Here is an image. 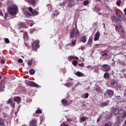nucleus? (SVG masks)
Masks as SVG:
<instances>
[{
	"mask_svg": "<svg viewBox=\"0 0 126 126\" xmlns=\"http://www.w3.org/2000/svg\"><path fill=\"white\" fill-rule=\"evenodd\" d=\"M75 59H77L78 60V58L77 57H76L75 58Z\"/></svg>",
	"mask_w": 126,
	"mask_h": 126,
	"instance_id": "nucleus-64",
	"label": "nucleus"
},
{
	"mask_svg": "<svg viewBox=\"0 0 126 126\" xmlns=\"http://www.w3.org/2000/svg\"><path fill=\"white\" fill-rule=\"evenodd\" d=\"M109 101H106L105 102H102L100 104L101 106L102 107H104L108 106L109 104Z\"/></svg>",
	"mask_w": 126,
	"mask_h": 126,
	"instance_id": "nucleus-13",
	"label": "nucleus"
},
{
	"mask_svg": "<svg viewBox=\"0 0 126 126\" xmlns=\"http://www.w3.org/2000/svg\"><path fill=\"white\" fill-rule=\"evenodd\" d=\"M27 63L29 65H31L32 64V62L30 61H29Z\"/></svg>",
	"mask_w": 126,
	"mask_h": 126,
	"instance_id": "nucleus-49",
	"label": "nucleus"
},
{
	"mask_svg": "<svg viewBox=\"0 0 126 126\" xmlns=\"http://www.w3.org/2000/svg\"><path fill=\"white\" fill-rule=\"evenodd\" d=\"M14 101L16 102L18 104L21 103V98L20 97L15 96L13 98Z\"/></svg>",
	"mask_w": 126,
	"mask_h": 126,
	"instance_id": "nucleus-8",
	"label": "nucleus"
},
{
	"mask_svg": "<svg viewBox=\"0 0 126 126\" xmlns=\"http://www.w3.org/2000/svg\"><path fill=\"white\" fill-rule=\"evenodd\" d=\"M103 67L105 71L107 72L108 71L109 69H110V67L107 64H104L103 65Z\"/></svg>",
	"mask_w": 126,
	"mask_h": 126,
	"instance_id": "nucleus-11",
	"label": "nucleus"
},
{
	"mask_svg": "<svg viewBox=\"0 0 126 126\" xmlns=\"http://www.w3.org/2000/svg\"><path fill=\"white\" fill-rule=\"evenodd\" d=\"M5 81L4 80H2L0 82V87H4Z\"/></svg>",
	"mask_w": 126,
	"mask_h": 126,
	"instance_id": "nucleus-24",
	"label": "nucleus"
},
{
	"mask_svg": "<svg viewBox=\"0 0 126 126\" xmlns=\"http://www.w3.org/2000/svg\"><path fill=\"white\" fill-rule=\"evenodd\" d=\"M126 112L125 111L124 112L123 115L122 116V117L123 118L126 117Z\"/></svg>",
	"mask_w": 126,
	"mask_h": 126,
	"instance_id": "nucleus-44",
	"label": "nucleus"
},
{
	"mask_svg": "<svg viewBox=\"0 0 126 126\" xmlns=\"http://www.w3.org/2000/svg\"><path fill=\"white\" fill-rule=\"evenodd\" d=\"M87 119V117H85L82 116L80 117V118L79 122L80 123H82L83 122H84L86 121V119Z\"/></svg>",
	"mask_w": 126,
	"mask_h": 126,
	"instance_id": "nucleus-16",
	"label": "nucleus"
},
{
	"mask_svg": "<svg viewBox=\"0 0 126 126\" xmlns=\"http://www.w3.org/2000/svg\"><path fill=\"white\" fill-rule=\"evenodd\" d=\"M121 3V1L120 0H117L116 2V4L117 5L119 6Z\"/></svg>",
	"mask_w": 126,
	"mask_h": 126,
	"instance_id": "nucleus-34",
	"label": "nucleus"
},
{
	"mask_svg": "<svg viewBox=\"0 0 126 126\" xmlns=\"http://www.w3.org/2000/svg\"><path fill=\"white\" fill-rule=\"evenodd\" d=\"M75 75L79 77L84 76V75L83 73L79 71L76 72L75 73Z\"/></svg>",
	"mask_w": 126,
	"mask_h": 126,
	"instance_id": "nucleus-17",
	"label": "nucleus"
},
{
	"mask_svg": "<svg viewBox=\"0 0 126 126\" xmlns=\"http://www.w3.org/2000/svg\"><path fill=\"white\" fill-rule=\"evenodd\" d=\"M94 8L96 11H98L100 10V9L97 7L95 6Z\"/></svg>",
	"mask_w": 126,
	"mask_h": 126,
	"instance_id": "nucleus-37",
	"label": "nucleus"
},
{
	"mask_svg": "<svg viewBox=\"0 0 126 126\" xmlns=\"http://www.w3.org/2000/svg\"><path fill=\"white\" fill-rule=\"evenodd\" d=\"M4 87H0V92H2L4 91Z\"/></svg>",
	"mask_w": 126,
	"mask_h": 126,
	"instance_id": "nucleus-43",
	"label": "nucleus"
},
{
	"mask_svg": "<svg viewBox=\"0 0 126 126\" xmlns=\"http://www.w3.org/2000/svg\"><path fill=\"white\" fill-rule=\"evenodd\" d=\"M62 104L65 106L68 105L69 103L67 100L65 99H63L62 100Z\"/></svg>",
	"mask_w": 126,
	"mask_h": 126,
	"instance_id": "nucleus-14",
	"label": "nucleus"
},
{
	"mask_svg": "<svg viewBox=\"0 0 126 126\" xmlns=\"http://www.w3.org/2000/svg\"><path fill=\"white\" fill-rule=\"evenodd\" d=\"M7 115H4V117H7Z\"/></svg>",
	"mask_w": 126,
	"mask_h": 126,
	"instance_id": "nucleus-60",
	"label": "nucleus"
},
{
	"mask_svg": "<svg viewBox=\"0 0 126 126\" xmlns=\"http://www.w3.org/2000/svg\"><path fill=\"white\" fill-rule=\"evenodd\" d=\"M36 120H31L30 123V126H37Z\"/></svg>",
	"mask_w": 126,
	"mask_h": 126,
	"instance_id": "nucleus-12",
	"label": "nucleus"
},
{
	"mask_svg": "<svg viewBox=\"0 0 126 126\" xmlns=\"http://www.w3.org/2000/svg\"><path fill=\"white\" fill-rule=\"evenodd\" d=\"M92 40L91 39H89L87 43L88 45L89 46H90L92 44Z\"/></svg>",
	"mask_w": 126,
	"mask_h": 126,
	"instance_id": "nucleus-31",
	"label": "nucleus"
},
{
	"mask_svg": "<svg viewBox=\"0 0 126 126\" xmlns=\"http://www.w3.org/2000/svg\"><path fill=\"white\" fill-rule=\"evenodd\" d=\"M96 91L98 93L100 92L101 91L100 90V88L98 87V88L96 89Z\"/></svg>",
	"mask_w": 126,
	"mask_h": 126,
	"instance_id": "nucleus-36",
	"label": "nucleus"
},
{
	"mask_svg": "<svg viewBox=\"0 0 126 126\" xmlns=\"http://www.w3.org/2000/svg\"><path fill=\"white\" fill-rule=\"evenodd\" d=\"M105 55H107V54L106 53H104L102 55L103 56H104Z\"/></svg>",
	"mask_w": 126,
	"mask_h": 126,
	"instance_id": "nucleus-59",
	"label": "nucleus"
},
{
	"mask_svg": "<svg viewBox=\"0 0 126 126\" xmlns=\"http://www.w3.org/2000/svg\"><path fill=\"white\" fill-rule=\"evenodd\" d=\"M61 126H67V125H65L64 124H62Z\"/></svg>",
	"mask_w": 126,
	"mask_h": 126,
	"instance_id": "nucleus-57",
	"label": "nucleus"
},
{
	"mask_svg": "<svg viewBox=\"0 0 126 126\" xmlns=\"http://www.w3.org/2000/svg\"><path fill=\"white\" fill-rule=\"evenodd\" d=\"M100 36V34L99 32H97L95 34V36L94 38V40L95 41L97 40L99 38Z\"/></svg>",
	"mask_w": 126,
	"mask_h": 126,
	"instance_id": "nucleus-15",
	"label": "nucleus"
},
{
	"mask_svg": "<svg viewBox=\"0 0 126 126\" xmlns=\"http://www.w3.org/2000/svg\"><path fill=\"white\" fill-rule=\"evenodd\" d=\"M117 121L116 122V123H117L118 124H119L120 123V122L121 121V118L119 116L117 117Z\"/></svg>",
	"mask_w": 126,
	"mask_h": 126,
	"instance_id": "nucleus-33",
	"label": "nucleus"
},
{
	"mask_svg": "<svg viewBox=\"0 0 126 126\" xmlns=\"http://www.w3.org/2000/svg\"><path fill=\"white\" fill-rule=\"evenodd\" d=\"M7 10L10 15L13 16L15 15L16 14L17 7L16 5H13L9 6L7 8Z\"/></svg>",
	"mask_w": 126,
	"mask_h": 126,
	"instance_id": "nucleus-1",
	"label": "nucleus"
},
{
	"mask_svg": "<svg viewBox=\"0 0 126 126\" xmlns=\"http://www.w3.org/2000/svg\"><path fill=\"white\" fill-rule=\"evenodd\" d=\"M119 112V110L117 109H115L114 110V114L115 116H116Z\"/></svg>",
	"mask_w": 126,
	"mask_h": 126,
	"instance_id": "nucleus-21",
	"label": "nucleus"
},
{
	"mask_svg": "<svg viewBox=\"0 0 126 126\" xmlns=\"http://www.w3.org/2000/svg\"><path fill=\"white\" fill-rule=\"evenodd\" d=\"M117 15L119 19L123 21H125L126 18L124 15L121 12H120L118 14H117Z\"/></svg>",
	"mask_w": 126,
	"mask_h": 126,
	"instance_id": "nucleus-4",
	"label": "nucleus"
},
{
	"mask_svg": "<svg viewBox=\"0 0 126 126\" xmlns=\"http://www.w3.org/2000/svg\"><path fill=\"white\" fill-rule=\"evenodd\" d=\"M104 77L106 79H109L110 78L109 74L107 72L105 73L104 75Z\"/></svg>",
	"mask_w": 126,
	"mask_h": 126,
	"instance_id": "nucleus-22",
	"label": "nucleus"
},
{
	"mask_svg": "<svg viewBox=\"0 0 126 126\" xmlns=\"http://www.w3.org/2000/svg\"><path fill=\"white\" fill-rule=\"evenodd\" d=\"M5 42L7 44H8L9 42V39L7 38H6L5 39Z\"/></svg>",
	"mask_w": 126,
	"mask_h": 126,
	"instance_id": "nucleus-40",
	"label": "nucleus"
},
{
	"mask_svg": "<svg viewBox=\"0 0 126 126\" xmlns=\"http://www.w3.org/2000/svg\"><path fill=\"white\" fill-rule=\"evenodd\" d=\"M72 64L74 65H76L77 64V62L76 61L74 60L72 62Z\"/></svg>",
	"mask_w": 126,
	"mask_h": 126,
	"instance_id": "nucleus-41",
	"label": "nucleus"
},
{
	"mask_svg": "<svg viewBox=\"0 0 126 126\" xmlns=\"http://www.w3.org/2000/svg\"><path fill=\"white\" fill-rule=\"evenodd\" d=\"M101 120V118L100 117L98 118V119L97 120V122H98L100 120Z\"/></svg>",
	"mask_w": 126,
	"mask_h": 126,
	"instance_id": "nucleus-48",
	"label": "nucleus"
},
{
	"mask_svg": "<svg viewBox=\"0 0 126 126\" xmlns=\"http://www.w3.org/2000/svg\"><path fill=\"white\" fill-rule=\"evenodd\" d=\"M24 14L25 16L27 17H29L32 15H31L29 13V12L28 11L24 13Z\"/></svg>",
	"mask_w": 126,
	"mask_h": 126,
	"instance_id": "nucleus-25",
	"label": "nucleus"
},
{
	"mask_svg": "<svg viewBox=\"0 0 126 126\" xmlns=\"http://www.w3.org/2000/svg\"><path fill=\"white\" fill-rule=\"evenodd\" d=\"M28 86H33V87H39V85L35 82L32 81H29L26 83Z\"/></svg>",
	"mask_w": 126,
	"mask_h": 126,
	"instance_id": "nucleus-5",
	"label": "nucleus"
},
{
	"mask_svg": "<svg viewBox=\"0 0 126 126\" xmlns=\"http://www.w3.org/2000/svg\"><path fill=\"white\" fill-rule=\"evenodd\" d=\"M88 3V1L87 0H85L83 2V4L84 5H86Z\"/></svg>",
	"mask_w": 126,
	"mask_h": 126,
	"instance_id": "nucleus-35",
	"label": "nucleus"
},
{
	"mask_svg": "<svg viewBox=\"0 0 126 126\" xmlns=\"http://www.w3.org/2000/svg\"><path fill=\"white\" fill-rule=\"evenodd\" d=\"M114 93L113 91L111 90H107L104 94V96L106 98H111L113 95Z\"/></svg>",
	"mask_w": 126,
	"mask_h": 126,
	"instance_id": "nucleus-3",
	"label": "nucleus"
},
{
	"mask_svg": "<svg viewBox=\"0 0 126 126\" xmlns=\"http://www.w3.org/2000/svg\"><path fill=\"white\" fill-rule=\"evenodd\" d=\"M111 84L113 85H117V83L114 80L111 81Z\"/></svg>",
	"mask_w": 126,
	"mask_h": 126,
	"instance_id": "nucleus-29",
	"label": "nucleus"
},
{
	"mask_svg": "<svg viewBox=\"0 0 126 126\" xmlns=\"http://www.w3.org/2000/svg\"><path fill=\"white\" fill-rule=\"evenodd\" d=\"M7 104H9L11 106V107L13 108H14L15 107V102L13 101L11 99H9L7 101Z\"/></svg>",
	"mask_w": 126,
	"mask_h": 126,
	"instance_id": "nucleus-7",
	"label": "nucleus"
},
{
	"mask_svg": "<svg viewBox=\"0 0 126 126\" xmlns=\"http://www.w3.org/2000/svg\"><path fill=\"white\" fill-rule=\"evenodd\" d=\"M76 43V41H73L72 42V44L74 46H75V45Z\"/></svg>",
	"mask_w": 126,
	"mask_h": 126,
	"instance_id": "nucleus-46",
	"label": "nucleus"
},
{
	"mask_svg": "<svg viewBox=\"0 0 126 126\" xmlns=\"http://www.w3.org/2000/svg\"><path fill=\"white\" fill-rule=\"evenodd\" d=\"M28 10L31 12L32 15L35 16L38 14V13L35 10H33L31 7H29Z\"/></svg>",
	"mask_w": 126,
	"mask_h": 126,
	"instance_id": "nucleus-6",
	"label": "nucleus"
},
{
	"mask_svg": "<svg viewBox=\"0 0 126 126\" xmlns=\"http://www.w3.org/2000/svg\"><path fill=\"white\" fill-rule=\"evenodd\" d=\"M18 61L19 63H22L23 62V60L21 59H19L18 60Z\"/></svg>",
	"mask_w": 126,
	"mask_h": 126,
	"instance_id": "nucleus-45",
	"label": "nucleus"
},
{
	"mask_svg": "<svg viewBox=\"0 0 126 126\" xmlns=\"http://www.w3.org/2000/svg\"><path fill=\"white\" fill-rule=\"evenodd\" d=\"M1 62L2 63L4 64L5 63L4 61L3 60H1Z\"/></svg>",
	"mask_w": 126,
	"mask_h": 126,
	"instance_id": "nucleus-51",
	"label": "nucleus"
},
{
	"mask_svg": "<svg viewBox=\"0 0 126 126\" xmlns=\"http://www.w3.org/2000/svg\"><path fill=\"white\" fill-rule=\"evenodd\" d=\"M83 64H79V66H83Z\"/></svg>",
	"mask_w": 126,
	"mask_h": 126,
	"instance_id": "nucleus-58",
	"label": "nucleus"
},
{
	"mask_svg": "<svg viewBox=\"0 0 126 126\" xmlns=\"http://www.w3.org/2000/svg\"><path fill=\"white\" fill-rule=\"evenodd\" d=\"M0 15L2 16H3V14L0 11Z\"/></svg>",
	"mask_w": 126,
	"mask_h": 126,
	"instance_id": "nucleus-56",
	"label": "nucleus"
},
{
	"mask_svg": "<svg viewBox=\"0 0 126 126\" xmlns=\"http://www.w3.org/2000/svg\"><path fill=\"white\" fill-rule=\"evenodd\" d=\"M66 3V0H65V1L64 2L60 3V5L61 6L64 5Z\"/></svg>",
	"mask_w": 126,
	"mask_h": 126,
	"instance_id": "nucleus-39",
	"label": "nucleus"
},
{
	"mask_svg": "<svg viewBox=\"0 0 126 126\" xmlns=\"http://www.w3.org/2000/svg\"><path fill=\"white\" fill-rule=\"evenodd\" d=\"M67 120L68 122H70L72 121V120L70 118H69L67 119Z\"/></svg>",
	"mask_w": 126,
	"mask_h": 126,
	"instance_id": "nucleus-53",
	"label": "nucleus"
},
{
	"mask_svg": "<svg viewBox=\"0 0 126 126\" xmlns=\"http://www.w3.org/2000/svg\"><path fill=\"white\" fill-rule=\"evenodd\" d=\"M112 114H109L106 116V119H109L110 118Z\"/></svg>",
	"mask_w": 126,
	"mask_h": 126,
	"instance_id": "nucleus-32",
	"label": "nucleus"
},
{
	"mask_svg": "<svg viewBox=\"0 0 126 126\" xmlns=\"http://www.w3.org/2000/svg\"><path fill=\"white\" fill-rule=\"evenodd\" d=\"M115 29V30L119 32H125L124 30H122L121 27L120 25H118L117 26H116Z\"/></svg>",
	"mask_w": 126,
	"mask_h": 126,
	"instance_id": "nucleus-9",
	"label": "nucleus"
},
{
	"mask_svg": "<svg viewBox=\"0 0 126 126\" xmlns=\"http://www.w3.org/2000/svg\"><path fill=\"white\" fill-rule=\"evenodd\" d=\"M5 16L4 17V19H6V17H8V13H6L5 14Z\"/></svg>",
	"mask_w": 126,
	"mask_h": 126,
	"instance_id": "nucleus-42",
	"label": "nucleus"
},
{
	"mask_svg": "<svg viewBox=\"0 0 126 126\" xmlns=\"http://www.w3.org/2000/svg\"><path fill=\"white\" fill-rule=\"evenodd\" d=\"M17 112H16L15 113V114L16 115L17 114Z\"/></svg>",
	"mask_w": 126,
	"mask_h": 126,
	"instance_id": "nucleus-61",
	"label": "nucleus"
},
{
	"mask_svg": "<svg viewBox=\"0 0 126 126\" xmlns=\"http://www.w3.org/2000/svg\"><path fill=\"white\" fill-rule=\"evenodd\" d=\"M80 40V42H82L83 43H85L86 41V37L85 36L82 37H81L79 39Z\"/></svg>",
	"mask_w": 126,
	"mask_h": 126,
	"instance_id": "nucleus-18",
	"label": "nucleus"
},
{
	"mask_svg": "<svg viewBox=\"0 0 126 126\" xmlns=\"http://www.w3.org/2000/svg\"><path fill=\"white\" fill-rule=\"evenodd\" d=\"M18 28L19 29L21 28H22L24 27V25L23 23L21 22H19L18 24Z\"/></svg>",
	"mask_w": 126,
	"mask_h": 126,
	"instance_id": "nucleus-20",
	"label": "nucleus"
},
{
	"mask_svg": "<svg viewBox=\"0 0 126 126\" xmlns=\"http://www.w3.org/2000/svg\"><path fill=\"white\" fill-rule=\"evenodd\" d=\"M29 72L31 75H33L35 71L33 69H31L29 70Z\"/></svg>",
	"mask_w": 126,
	"mask_h": 126,
	"instance_id": "nucleus-27",
	"label": "nucleus"
},
{
	"mask_svg": "<svg viewBox=\"0 0 126 126\" xmlns=\"http://www.w3.org/2000/svg\"><path fill=\"white\" fill-rule=\"evenodd\" d=\"M124 124L126 125V120H125V122Z\"/></svg>",
	"mask_w": 126,
	"mask_h": 126,
	"instance_id": "nucleus-63",
	"label": "nucleus"
},
{
	"mask_svg": "<svg viewBox=\"0 0 126 126\" xmlns=\"http://www.w3.org/2000/svg\"><path fill=\"white\" fill-rule=\"evenodd\" d=\"M111 18L113 22H115L118 21V19L116 17L114 16H112Z\"/></svg>",
	"mask_w": 126,
	"mask_h": 126,
	"instance_id": "nucleus-23",
	"label": "nucleus"
},
{
	"mask_svg": "<svg viewBox=\"0 0 126 126\" xmlns=\"http://www.w3.org/2000/svg\"><path fill=\"white\" fill-rule=\"evenodd\" d=\"M97 13H98L99 15H101V13L99 12H97Z\"/></svg>",
	"mask_w": 126,
	"mask_h": 126,
	"instance_id": "nucleus-55",
	"label": "nucleus"
},
{
	"mask_svg": "<svg viewBox=\"0 0 126 126\" xmlns=\"http://www.w3.org/2000/svg\"><path fill=\"white\" fill-rule=\"evenodd\" d=\"M83 95L84 96L83 98H87L88 97L89 94L88 93H85L83 94L82 96Z\"/></svg>",
	"mask_w": 126,
	"mask_h": 126,
	"instance_id": "nucleus-28",
	"label": "nucleus"
},
{
	"mask_svg": "<svg viewBox=\"0 0 126 126\" xmlns=\"http://www.w3.org/2000/svg\"><path fill=\"white\" fill-rule=\"evenodd\" d=\"M84 49V48L83 47H81V49L82 50L83 49Z\"/></svg>",
	"mask_w": 126,
	"mask_h": 126,
	"instance_id": "nucleus-62",
	"label": "nucleus"
},
{
	"mask_svg": "<svg viewBox=\"0 0 126 126\" xmlns=\"http://www.w3.org/2000/svg\"><path fill=\"white\" fill-rule=\"evenodd\" d=\"M75 36V37H78L79 36V33L78 30L77 29H73L71 30L70 36L72 38Z\"/></svg>",
	"mask_w": 126,
	"mask_h": 126,
	"instance_id": "nucleus-2",
	"label": "nucleus"
},
{
	"mask_svg": "<svg viewBox=\"0 0 126 126\" xmlns=\"http://www.w3.org/2000/svg\"><path fill=\"white\" fill-rule=\"evenodd\" d=\"M26 1L27 2H30L33 4L35 2V0H27Z\"/></svg>",
	"mask_w": 126,
	"mask_h": 126,
	"instance_id": "nucleus-26",
	"label": "nucleus"
},
{
	"mask_svg": "<svg viewBox=\"0 0 126 126\" xmlns=\"http://www.w3.org/2000/svg\"><path fill=\"white\" fill-rule=\"evenodd\" d=\"M124 12L125 14L126 15V8L124 9Z\"/></svg>",
	"mask_w": 126,
	"mask_h": 126,
	"instance_id": "nucleus-52",
	"label": "nucleus"
},
{
	"mask_svg": "<svg viewBox=\"0 0 126 126\" xmlns=\"http://www.w3.org/2000/svg\"><path fill=\"white\" fill-rule=\"evenodd\" d=\"M104 126H111L110 125H109L108 124L105 123L104 125Z\"/></svg>",
	"mask_w": 126,
	"mask_h": 126,
	"instance_id": "nucleus-50",
	"label": "nucleus"
},
{
	"mask_svg": "<svg viewBox=\"0 0 126 126\" xmlns=\"http://www.w3.org/2000/svg\"><path fill=\"white\" fill-rule=\"evenodd\" d=\"M100 45V44H96L94 45V47H96V46H98Z\"/></svg>",
	"mask_w": 126,
	"mask_h": 126,
	"instance_id": "nucleus-47",
	"label": "nucleus"
},
{
	"mask_svg": "<svg viewBox=\"0 0 126 126\" xmlns=\"http://www.w3.org/2000/svg\"><path fill=\"white\" fill-rule=\"evenodd\" d=\"M70 58L71 59H75V58L73 56H70Z\"/></svg>",
	"mask_w": 126,
	"mask_h": 126,
	"instance_id": "nucleus-54",
	"label": "nucleus"
},
{
	"mask_svg": "<svg viewBox=\"0 0 126 126\" xmlns=\"http://www.w3.org/2000/svg\"><path fill=\"white\" fill-rule=\"evenodd\" d=\"M36 112L38 113H42L40 109L37 110L36 111Z\"/></svg>",
	"mask_w": 126,
	"mask_h": 126,
	"instance_id": "nucleus-38",
	"label": "nucleus"
},
{
	"mask_svg": "<svg viewBox=\"0 0 126 126\" xmlns=\"http://www.w3.org/2000/svg\"><path fill=\"white\" fill-rule=\"evenodd\" d=\"M39 43V42L38 41H36V42L32 44V46L33 49H35L38 48V44Z\"/></svg>",
	"mask_w": 126,
	"mask_h": 126,
	"instance_id": "nucleus-10",
	"label": "nucleus"
},
{
	"mask_svg": "<svg viewBox=\"0 0 126 126\" xmlns=\"http://www.w3.org/2000/svg\"><path fill=\"white\" fill-rule=\"evenodd\" d=\"M4 120L2 118H0V124L2 126H5Z\"/></svg>",
	"mask_w": 126,
	"mask_h": 126,
	"instance_id": "nucleus-19",
	"label": "nucleus"
},
{
	"mask_svg": "<svg viewBox=\"0 0 126 126\" xmlns=\"http://www.w3.org/2000/svg\"><path fill=\"white\" fill-rule=\"evenodd\" d=\"M24 37L25 39H28V34L27 32H25L24 34Z\"/></svg>",
	"mask_w": 126,
	"mask_h": 126,
	"instance_id": "nucleus-30",
	"label": "nucleus"
}]
</instances>
